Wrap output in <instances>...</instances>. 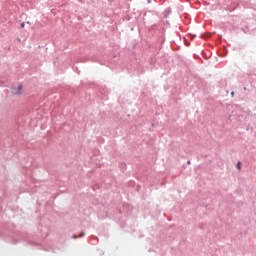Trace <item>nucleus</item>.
<instances>
[{
    "mask_svg": "<svg viewBox=\"0 0 256 256\" xmlns=\"http://www.w3.org/2000/svg\"><path fill=\"white\" fill-rule=\"evenodd\" d=\"M22 29L25 28V23H21Z\"/></svg>",
    "mask_w": 256,
    "mask_h": 256,
    "instance_id": "nucleus-3",
    "label": "nucleus"
},
{
    "mask_svg": "<svg viewBox=\"0 0 256 256\" xmlns=\"http://www.w3.org/2000/svg\"><path fill=\"white\" fill-rule=\"evenodd\" d=\"M22 89H23V86H18V91L16 93H21Z\"/></svg>",
    "mask_w": 256,
    "mask_h": 256,
    "instance_id": "nucleus-1",
    "label": "nucleus"
},
{
    "mask_svg": "<svg viewBox=\"0 0 256 256\" xmlns=\"http://www.w3.org/2000/svg\"><path fill=\"white\" fill-rule=\"evenodd\" d=\"M237 169H241V162L237 163Z\"/></svg>",
    "mask_w": 256,
    "mask_h": 256,
    "instance_id": "nucleus-2",
    "label": "nucleus"
}]
</instances>
